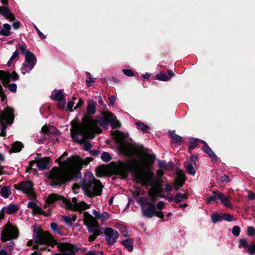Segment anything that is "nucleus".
Returning <instances> with one entry per match:
<instances>
[{
  "label": "nucleus",
  "mask_w": 255,
  "mask_h": 255,
  "mask_svg": "<svg viewBox=\"0 0 255 255\" xmlns=\"http://www.w3.org/2000/svg\"><path fill=\"white\" fill-rule=\"evenodd\" d=\"M116 144L119 151L123 155L128 156H137L139 162L133 159L126 161H119L117 166L118 170L122 174L127 172H132L138 182L144 184H149L151 188L148 191L149 196L151 202H154L159 196L160 188L154 186L152 166L155 160V156L148 153H143L139 146L129 143L126 140L128 134L119 130L114 132Z\"/></svg>",
  "instance_id": "nucleus-1"
},
{
  "label": "nucleus",
  "mask_w": 255,
  "mask_h": 255,
  "mask_svg": "<svg viewBox=\"0 0 255 255\" xmlns=\"http://www.w3.org/2000/svg\"><path fill=\"white\" fill-rule=\"evenodd\" d=\"M105 118L106 119L98 117L96 120H94L91 117H86L83 118L82 122L80 124L72 121L70 133L73 140L81 142L86 138H93L95 133H99L101 131L97 124L105 128H107L109 124L114 128L120 127V122L112 113H106Z\"/></svg>",
  "instance_id": "nucleus-2"
},
{
  "label": "nucleus",
  "mask_w": 255,
  "mask_h": 255,
  "mask_svg": "<svg viewBox=\"0 0 255 255\" xmlns=\"http://www.w3.org/2000/svg\"><path fill=\"white\" fill-rule=\"evenodd\" d=\"M66 155L67 153L65 152L56 160L60 168L53 167L47 174L48 179L51 181L50 185L62 184L70 181L74 176L76 177V174L81 169L83 164L82 159L79 156H72L66 160L62 161V157Z\"/></svg>",
  "instance_id": "nucleus-3"
},
{
  "label": "nucleus",
  "mask_w": 255,
  "mask_h": 255,
  "mask_svg": "<svg viewBox=\"0 0 255 255\" xmlns=\"http://www.w3.org/2000/svg\"><path fill=\"white\" fill-rule=\"evenodd\" d=\"M33 237L36 244L47 245L53 247L57 246V248L63 253L62 255H75L77 248L70 244L57 243L56 241L47 232L43 231H34Z\"/></svg>",
  "instance_id": "nucleus-4"
},
{
  "label": "nucleus",
  "mask_w": 255,
  "mask_h": 255,
  "mask_svg": "<svg viewBox=\"0 0 255 255\" xmlns=\"http://www.w3.org/2000/svg\"><path fill=\"white\" fill-rule=\"evenodd\" d=\"M154 202L150 201L145 197H140L137 200V203L140 205L142 215L148 218H151L153 216H157L159 218H164V213L162 211H158V209L162 210L165 207V204L163 201H159L156 205Z\"/></svg>",
  "instance_id": "nucleus-5"
},
{
  "label": "nucleus",
  "mask_w": 255,
  "mask_h": 255,
  "mask_svg": "<svg viewBox=\"0 0 255 255\" xmlns=\"http://www.w3.org/2000/svg\"><path fill=\"white\" fill-rule=\"evenodd\" d=\"M82 189L89 197L101 194L103 186L99 180L96 179L91 172L87 173L82 183Z\"/></svg>",
  "instance_id": "nucleus-6"
},
{
  "label": "nucleus",
  "mask_w": 255,
  "mask_h": 255,
  "mask_svg": "<svg viewBox=\"0 0 255 255\" xmlns=\"http://www.w3.org/2000/svg\"><path fill=\"white\" fill-rule=\"evenodd\" d=\"M84 222L90 233L93 234L89 237V241L92 242L95 240L98 236L100 235V227L97 221H95L92 216L87 212L83 213Z\"/></svg>",
  "instance_id": "nucleus-7"
},
{
  "label": "nucleus",
  "mask_w": 255,
  "mask_h": 255,
  "mask_svg": "<svg viewBox=\"0 0 255 255\" xmlns=\"http://www.w3.org/2000/svg\"><path fill=\"white\" fill-rule=\"evenodd\" d=\"M14 119L13 110L9 107H6L2 111H0V123L1 125L2 131L6 128V125L13 123Z\"/></svg>",
  "instance_id": "nucleus-8"
},
{
  "label": "nucleus",
  "mask_w": 255,
  "mask_h": 255,
  "mask_svg": "<svg viewBox=\"0 0 255 255\" xmlns=\"http://www.w3.org/2000/svg\"><path fill=\"white\" fill-rule=\"evenodd\" d=\"M65 208L73 211L82 212L89 208V205L84 201L78 202L76 198H73L72 201L67 200Z\"/></svg>",
  "instance_id": "nucleus-9"
},
{
  "label": "nucleus",
  "mask_w": 255,
  "mask_h": 255,
  "mask_svg": "<svg viewBox=\"0 0 255 255\" xmlns=\"http://www.w3.org/2000/svg\"><path fill=\"white\" fill-rule=\"evenodd\" d=\"M37 59L34 54L26 56L24 62L22 64L20 70L23 75L28 73L36 65Z\"/></svg>",
  "instance_id": "nucleus-10"
},
{
  "label": "nucleus",
  "mask_w": 255,
  "mask_h": 255,
  "mask_svg": "<svg viewBox=\"0 0 255 255\" xmlns=\"http://www.w3.org/2000/svg\"><path fill=\"white\" fill-rule=\"evenodd\" d=\"M14 187L16 189L20 190L23 193H25L30 199L35 198V194L33 191L32 184L29 181H24L18 184L14 185Z\"/></svg>",
  "instance_id": "nucleus-11"
},
{
  "label": "nucleus",
  "mask_w": 255,
  "mask_h": 255,
  "mask_svg": "<svg viewBox=\"0 0 255 255\" xmlns=\"http://www.w3.org/2000/svg\"><path fill=\"white\" fill-rule=\"evenodd\" d=\"M17 237V231L12 225L7 224L1 234V239L3 242L11 239H15Z\"/></svg>",
  "instance_id": "nucleus-12"
},
{
  "label": "nucleus",
  "mask_w": 255,
  "mask_h": 255,
  "mask_svg": "<svg viewBox=\"0 0 255 255\" xmlns=\"http://www.w3.org/2000/svg\"><path fill=\"white\" fill-rule=\"evenodd\" d=\"M104 234L107 244L110 246L114 245L119 237L118 232L111 228H107L104 231Z\"/></svg>",
  "instance_id": "nucleus-13"
},
{
  "label": "nucleus",
  "mask_w": 255,
  "mask_h": 255,
  "mask_svg": "<svg viewBox=\"0 0 255 255\" xmlns=\"http://www.w3.org/2000/svg\"><path fill=\"white\" fill-rule=\"evenodd\" d=\"M56 201H59L60 203L65 207L67 199L56 194L52 193L49 194L46 199V203L48 204H52Z\"/></svg>",
  "instance_id": "nucleus-14"
},
{
  "label": "nucleus",
  "mask_w": 255,
  "mask_h": 255,
  "mask_svg": "<svg viewBox=\"0 0 255 255\" xmlns=\"http://www.w3.org/2000/svg\"><path fill=\"white\" fill-rule=\"evenodd\" d=\"M197 159L195 156H191L189 161L185 163L184 166L188 172L192 175L196 173V170L194 166L196 165Z\"/></svg>",
  "instance_id": "nucleus-15"
},
{
  "label": "nucleus",
  "mask_w": 255,
  "mask_h": 255,
  "mask_svg": "<svg viewBox=\"0 0 255 255\" xmlns=\"http://www.w3.org/2000/svg\"><path fill=\"white\" fill-rule=\"evenodd\" d=\"M50 158L49 157H43L36 159V166L39 170L45 169L50 162Z\"/></svg>",
  "instance_id": "nucleus-16"
},
{
  "label": "nucleus",
  "mask_w": 255,
  "mask_h": 255,
  "mask_svg": "<svg viewBox=\"0 0 255 255\" xmlns=\"http://www.w3.org/2000/svg\"><path fill=\"white\" fill-rule=\"evenodd\" d=\"M0 14L10 21H12L15 19L14 14L11 12L9 9L7 7H1Z\"/></svg>",
  "instance_id": "nucleus-17"
},
{
  "label": "nucleus",
  "mask_w": 255,
  "mask_h": 255,
  "mask_svg": "<svg viewBox=\"0 0 255 255\" xmlns=\"http://www.w3.org/2000/svg\"><path fill=\"white\" fill-rule=\"evenodd\" d=\"M215 193L218 198L224 206L227 207H231L232 206V204L229 200V196H225L222 193L218 191H215Z\"/></svg>",
  "instance_id": "nucleus-18"
},
{
  "label": "nucleus",
  "mask_w": 255,
  "mask_h": 255,
  "mask_svg": "<svg viewBox=\"0 0 255 255\" xmlns=\"http://www.w3.org/2000/svg\"><path fill=\"white\" fill-rule=\"evenodd\" d=\"M27 207L31 209L34 213L47 216V214L40 207L38 206L34 201L29 202L27 204Z\"/></svg>",
  "instance_id": "nucleus-19"
},
{
  "label": "nucleus",
  "mask_w": 255,
  "mask_h": 255,
  "mask_svg": "<svg viewBox=\"0 0 255 255\" xmlns=\"http://www.w3.org/2000/svg\"><path fill=\"white\" fill-rule=\"evenodd\" d=\"M11 26L8 23H4L2 26H0V35L4 36H9L10 34Z\"/></svg>",
  "instance_id": "nucleus-20"
},
{
  "label": "nucleus",
  "mask_w": 255,
  "mask_h": 255,
  "mask_svg": "<svg viewBox=\"0 0 255 255\" xmlns=\"http://www.w3.org/2000/svg\"><path fill=\"white\" fill-rule=\"evenodd\" d=\"M185 180L184 175L182 173H179L176 180V189L177 190L179 187L182 186Z\"/></svg>",
  "instance_id": "nucleus-21"
},
{
  "label": "nucleus",
  "mask_w": 255,
  "mask_h": 255,
  "mask_svg": "<svg viewBox=\"0 0 255 255\" xmlns=\"http://www.w3.org/2000/svg\"><path fill=\"white\" fill-rule=\"evenodd\" d=\"M203 150L209 155L213 161L217 160V156L214 154L211 148L208 145L205 144L203 148Z\"/></svg>",
  "instance_id": "nucleus-22"
},
{
  "label": "nucleus",
  "mask_w": 255,
  "mask_h": 255,
  "mask_svg": "<svg viewBox=\"0 0 255 255\" xmlns=\"http://www.w3.org/2000/svg\"><path fill=\"white\" fill-rule=\"evenodd\" d=\"M3 72L8 75V81L6 83H4L3 82V81H2V83L3 85L5 86V85H7L8 84L9 82H10V79H11L12 81H16L19 78L18 75L15 72L13 71L11 74H9L8 73H6L3 71ZM1 80V79H0V80Z\"/></svg>",
  "instance_id": "nucleus-23"
},
{
  "label": "nucleus",
  "mask_w": 255,
  "mask_h": 255,
  "mask_svg": "<svg viewBox=\"0 0 255 255\" xmlns=\"http://www.w3.org/2000/svg\"><path fill=\"white\" fill-rule=\"evenodd\" d=\"M122 245L129 251L131 252L133 250L132 241L131 239H127L122 242Z\"/></svg>",
  "instance_id": "nucleus-24"
},
{
  "label": "nucleus",
  "mask_w": 255,
  "mask_h": 255,
  "mask_svg": "<svg viewBox=\"0 0 255 255\" xmlns=\"http://www.w3.org/2000/svg\"><path fill=\"white\" fill-rule=\"evenodd\" d=\"M22 147L23 145L20 142L16 141L12 144L10 151L11 152H19L21 150Z\"/></svg>",
  "instance_id": "nucleus-25"
},
{
  "label": "nucleus",
  "mask_w": 255,
  "mask_h": 255,
  "mask_svg": "<svg viewBox=\"0 0 255 255\" xmlns=\"http://www.w3.org/2000/svg\"><path fill=\"white\" fill-rule=\"evenodd\" d=\"M52 96L55 100L59 102H60L64 97L63 93L61 90L53 91Z\"/></svg>",
  "instance_id": "nucleus-26"
},
{
  "label": "nucleus",
  "mask_w": 255,
  "mask_h": 255,
  "mask_svg": "<svg viewBox=\"0 0 255 255\" xmlns=\"http://www.w3.org/2000/svg\"><path fill=\"white\" fill-rule=\"evenodd\" d=\"M11 191L10 187L9 186H4L0 190V194L2 197L3 198H7L9 195L11 194Z\"/></svg>",
  "instance_id": "nucleus-27"
},
{
  "label": "nucleus",
  "mask_w": 255,
  "mask_h": 255,
  "mask_svg": "<svg viewBox=\"0 0 255 255\" xmlns=\"http://www.w3.org/2000/svg\"><path fill=\"white\" fill-rule=\"evenodd\" d=\"M96 102L93 101L89 102L87 107L88 112L91 114H94L96 112Z\"/></svg>",
  "instance_id": "nucleus-28"
},
{
  "label": "nucleus",
  "mask_w": 255,
  "mask_h": 255,
  "mask_svg": "<svg viewBox=\"0 0 255 255\" xmlns=\"http://www.w3.org/2000/svg\"><path fill=\"white\" fill-rule=\"evenodd\" d=\"M18 48L24 55V57H25L27 55L30 56L33 54L29 50L26 49V45L25 44H19L18 45Z\"/></svg>",
  "instance_id": "nucleus-29"
},
{
  "label": "nucleus",
  "mask_w": 255,
  "mask_h": 255,
  "mask_svg": "<svg viewBox=\"0 0 255 255\" xmlns=\"http://www.w3.org/2000/svg\"><path fill=\"white\" fill-rule=\"evenodd\" d=\"M5 209L6 213L8 214H11L18 210L17 205L14 204H10L8 205Z\"/></svg>",
  "instance_id": "nucleus-30"
},
{
  "label": "nucleus",
  "mask_w": 255,
  "mask_h": 255,
  "mask_svg": "<svg viewBox=\"0 0 255 255\" xmlns=\"http://www.w3.org/2000/svg\"><path fill=\"white\" fill-rule=\"evenodd\" d=\"M107 174V170L104 167L100 166L96 169V174L98 177H103Z\"/></svg>",
  "instance_id": "nucleus-31"
},
{
  "label": "nucleus",
  "mask_w": 255,
  "mask_h": 255,
  "mask_svg": "<svg viewBox=\"0 0 255 255\" xmlns=\"http://www.w3.org/2000/svg\"><path fill=\"white\" fill-rule=\"evenodd\" d=\"M135 125L138 126L139 128L142 130L143 132H147L148 130L150 129L149 127L146 125L144 124L141 122H136Z\"/></svg>",
  "instance_id": "nucleus-32"
},
{
  "label": "nucleus",
  "mask_w": 255,
  "mask_h": 255,
  "mask_svg": "<svg viewBox=\"0 0 255 255\" xmlns=\"http://www.w3.org/2000/svg\"><path fill=\"white\" fill-rule=\"evenodd\" d=\"M212 222L215 224L223 220L222 214H213L211 216Z\"/></svg>",
  "instance_id": "nucleus-33"
},
{
  "label": "nucleus",
  "mask_w": 255,
  "mask_h": 255,
  "mask_svg": "<svg viewBox=\"0 0 255 255\" xmlns=\"http://www.w3.org/2000/svg\"><path fill=\"white\" fill-rule=\"evenodd\" d=\"M187 195L186 194L178 193L176 194L174 198V201L176 203H179L182 201L184 199L187 198Z\"/></svg>",
  "instance_id": "nucleus-34"
},
{
  "label": "nucleus",
  "mask_w": 255,
  "mask_h": 255,
  "mask_svg": "<svg viewBox=\"0 0 255 255\" xmlns=\"http://www.w3.org/2000/svg\"><path fill=\"white\" fill-rule=\"evenodd\" d=\"M169 134L174 142H178L182 140V137L179 135L176 134L174 131L169 132Z\"/></svg>",
  "instance_id": "nucleus-35"
},
{
  "label": "nucleus",
  "mask_w": 255,
  "mask_h": 255,
  "mask_svg": "<svg viewBox=\"0 0 255 255\" xmlns=\"http://www.w3.org/2000/svg\"><path fill=\"white\" fill-rule=\"evenodd\" d=\"M156 78L158 80L163 81H167L170 80V77L169 76L162 73L157 75L156 76Z\"/></svg>",
  "instance_id": "nucleus-36"
},
{
  "label": "nucleus",
  "mask_w": 255,
  "mask_h": 255,
  "mask_svg": "<svg viewBox=\"0 0 255 255\" xmlns=\"http://www.w3.org/2000/svg\"><path fill=\"white\" fill-rule=\"evenodd\" d=\"M110 215L108 212H103L101 215L100 219L99 220L104 223L108 220L110 218Z\"/></svg>",
  "instance_id": "nucleus-37"
},
{
  "label": "nucleus",
  "mask_w": 255,
  "mask_h": 255,
  "mask_svg": "<svg viewBox=\"0 0 255 255\" xmlns=\"http://www.w3.org/2000/svg\"><path fill=\"white\" fill-rule=\"evenodd\" d=\"M111 158L110 154L108 152H104L101 155V159L104 161H109L111 159Z\"/></svg>",
  "instance_id": "nucleus-38"
},
{
  "label": "nucleus",
  "mask_w": 255,
  "mask_h": 255,
  "mask_svg": "<svg viewBox=\"0 0 255 255\" xmlns=\"http://www.w3.org/2000/svg\"><path fill=\"white\" fill-rule=\"evenodd\" d=\"M50 227H51V230L55 233H56L59 234H61L60 231L58 229V226L56 223H55L54 222L51 223Z\"/></svg>",
  "instance_id": "nucleus-39"
},
{
  "label": "nucleus",
  "mask_w": 255,
  "mask_h": 255,
  "mask_svg": "<svg viewBox=\"0 0 255 255\" xmlns=\"http://www.w3.org/2000/svg\"><path fill=\"white\" fill-rule=\"evenodd\" d=\"M54 128L53 127H48L46 126H43L41 128V131L44 133L53 132Z\"/></svg>",
  "instance_id": "nucleus-40"
},
{
  "label": "nucleus",
  "mask_w": 255,
  "mask_h": 255,
  "mask_svg": "<svg viewBox=\"0 0 255 255\" xmlns=\"http://www.w3.org/2000/svg\"><path fill=\"white\" fill-rule=\"evenodd\" d=\"M199 143V140L196 139H191L190 141L189 149H193Z\"/></svg>",
  "instance_id": "nucleus-41"
},
{
  "label": "nucleus",
  "mask_w": 255,
  "mask_h": 255,
  "mask_svg": "<svg viewBox=\"0 0 255 255\" xmlns=\"http://www.w3.org/2000/svg\"><path fill=\"white\" fill-rule=\"evenodd\" d=\"M62 218L65 222V223L68 226H71L73 222L71 219L70 217L67 216H63L62 217Z\"/></svg>",
  "instance_id": "nucleus-42"
},
{
  "label": "nucleus",
  "mask_w": 255,
  "mask_h": 255,
  "mask_svg": "<svg viewBox=\"0 0 255 255\" xmlns=\"http://www.w3.org/2000/svg\"><path fill=\"white\" fill-rule=\"evenodd\" d=\"M159 167L160 168L164 169L165 170H168L169 169V166L166 164L165 161L159 160Z\"/></svg>",
  "instance_id": "nucleus-43"
},
{
  "label": "nucleus",
  "mask_w": 255,
  "mask_h": 255,
  "mask_svg": "<svg viewBox=\"0 0 255 255\" xmlns=\"http://www.w3.org/2000/svg\"><path fill=\"white\" fill-rule=\"evenodd\" d=\"M222 218L223 220L228 222H231L232 221L233 216L230 214H223Z\"/></svg>",
  "instance_id": "nucleus-44"
},
{
  "label": "nucleus",
  "mask_w": 255,
  "mask_h": 255,
  "mask_svg": "<svg viewBox=\"0 0 255 255\" xmlns=\"http://www.w3.org/2000/svg\"><path fill=\"white\" fill-rule=\"evenodd\" d=\"M14 246V243L12 241H10L5 244V247L6 249L9 250V254H11V251Z\"/></svg>",
  "instance_id": "nucleus-45"
},
{
  "label": "nucleus",
  "mask_w": 255,
  "mask_h": 255,
  "mask_svg": "<svg viewBox=\"0 0 255 255\" xmlns=\"http://www.w3.org/2000/svg\"><path fill=\"white\" fill-rule=\"evenodd\" d=\"M12 21H13L12 26L14 29H17L20 28L21 23L19 21L16 20L15 18L14 20Z\"/></svg>",
  "instance_id": "nucleus-46"
},
{
  "label": "nucleus",
  "mask_w": 255,
  "mask_h": 255,
  "mask_svg": "<svg viewBox=\"0 0 255 255\" xmlns=\"http://www.w3.org/2000/svg\"><path fill=\"white\" fill-rule=\"evenodd\" d=\"M232 233L235 236H238L240 233V228L238 226H235L232 230Z\"/></svg>",
  "instance_id": "nucleus-47"
},
{
  "label": "nucleus",
  "mask_w": 255,
  "mask_h": 255,
  "mask_svg": "<svg viewBox=\"0 0 255 255\" xmlns=\"http://www.w3.org/2000/svg\"><path fill=\"white\" fill-rule=\"evenodd\" d=\"M218 198L216 194L215 193V191L213 192V195L209 197L208 200H207V203L209 204L210 202L212 201H216Z\"/></svg>",
  "instance_id": "nucleus-48"
},
{
  "label": "nucleus",
  "mask_w": 255,
  "mask_h": 255,
  "mask_svg": "<svg viewBox=\"0 0 255 255\" xmlns=\"http://www.w3.org/2000/svg\"><path fill=\"white\" fill-rule=\"evenodd\" d=\"M123 72L127 76L130 77L134 76L133 72L131 69H123Z\"/></svg>",
  "instance_id": "nucleus-49"
},
{
  "label": "nucleus",
  "mask_w": 255,
  "mask_h": 255,
  "mask_svg": "<svg viewBox=\"0 0 255 255\" xmlns=\"http://www.w3.org/2000/svg\"><path fill=\"white\" fill-rule=\"evenodd\" d=\"M93 214L94 216V218L93 217H92L95 221H96V220H99L100 219L101 214H100V213L99 211H97L95 210H93Z\"/></svg>",
  "instance_id": "nucleus-50"
},
{
  "label": "nucleus",
  "mask_w": 255,
  "mask_h": 255,
  "mask_svg": "<svg viewBox=\"0 0 255 255\" xmlns=\"http://www.w3.org/2000/svg\"><path fill=\"white\" fill-rule=\"evenodd\" d=\"M87 76L89 77V80H86V83L87 85L89 87L91 86V83L94 82L93 78L92 77L91 75L89 73H86Z\"/></svg>",
  "instance_id": "nucleus-51"
},
{
  "label": "nucleus",
  "mask_w": 255,
  "mask_h": 255,
  "mask_svg": "<svg viewBox=\"0 0 255 255\" xmlns=\"http://www.w3.org/2000/svg\"><path fill=\"white\" fill-rule=\"evenodd\" d=\"M16 89H17V86L15 84H11L10 85H8V90L13 92V93H15L16 92Z\"/></svg>",
  "instance_id": "nucleus-52"
},
{
  "label": "nucleus",
  "mask_w": 255,
  "mask_h": 255,
  "mask_svg": "<svg viewBox=\"0 0 255 255\" xmlns=\"http://www.w3.org/2000/svg\"><path fill=\"white\" fill-rule=\"evenodd\" d=\"M74 105V102L72 101H70L68 102L67 105V109L69 112H72L73 111L72 108Z\"/></svg>",
  "instance_id": "nucleus-53"
},
{
  "label": "nucleus",
  "mask_w": 255,
  "mask_h": 255,
  "mask_svg": "<svg viewBox=\"0 0 255 255\" xmlns=\"http://www.w3.org/2000/svg\"><path fill=\"white\" fill-rule=\"evenodd\" d=\"M247 231L249 236H252L255 235V229L252 227H249Z\"/></svg>",
  "instance_id": "nucleus-54"
},
{
  "label": "nucleus",
  "mask_w": 255,
  "mask_h": 255,
  "mask_svg": "<svg viewBox=\"0 0 255 255\" xmlns=\"http://www.w3.org/2000/svg\"><path fill=\"white\" fill-rule=\"evenodd\" d=\"M247 250L251 254H255V244L249 246Z\"/></svg>",
  "instance_id": "nucleus-55"
},
{
  "label": "nucleus",
  "mask_w": 255,
  "mask_h": 255,
  "mask_svg": "<svg viewBox=\"0 0 255 255\" xmlns=\"http://www.w3.org/2000/svg\"><path fill=\"white\" fill-rule=\"evenodd\" d=\"M33 26L39 37H40L42 39H45V35L39 30L38 27L35 24H33Z\"/></svg>",
  "instance_id": "nucleus-56"
},
{
  "label": "nucleus",
  "mask_w": 255,
  "mask_h": 255,
  "mask_svg": "<svg viewBox=\"0 0 255 255\" xmlns=\"http://www.w3.org/2000/svg\"><path fill=\"white\" fill-rule=\"evenodd\" d=\"M86 255H103V253L102 252H95L91 251L89 252Z\"/></svg>",
  "instance_id": "nucleus-57"
},
{
  "label": "nucleus",
  "mask_w": 255,
  "mask_h": 255,
  "mask_svg": "<svg viewBox=\"0 0 255 255\" xmlns=\"http://www.w3.org/2000/svg\"><path fill=\"white\" fill-rule=\"evenodd\" d=\"M240 245L243 247H247V241L245 239H242L240 240Z\"/></svg>",
  "instance_id": "nucleus-58"
},
{
  "label": "nucleus",
  "mask_w": 255,
  "mask_h": 255,
  "mask_svg": "<svg viewBox=\"0 0 255 255\" xmlns=\"http://www.w3.org/2000/svg\"><path fill=\"white\" fill-rule=\"evenodd\" d=\"M122 234L125 237L129 236V229L128 228H125V231H122Z\"/></svg>",
  "instance_id": "nucleus-59"
},
{
  "label": "nucleus",
  "mask_w": 255,
  "mask_h": 255,
  "mask_svg": "<svg viewBox=\"0 0 255 255\" xmlns=\"http://www.w3.org/2000/svg\"><path fill=\"white\" fill-rule=\"evenodd\" d=\"M85 150L89 151L92 147L91 144L90 142H86L84 145Z\"/></svg>",
  "instance_id": "nucleus-60"
},
{
  "label": "nucleus",
  "mask_w": 255,
  "mask_h": 255,
  "mask_svg": "<svg viewBox=\"0 0 255 255\" xmlns=\"http://www.w3.org/2000/svg\"><path fill=\"white\" fill-rule=\"evenodd\" d=\"M18 55L19 53L17 51H14L10 58V60H13L14 59H15L18 56Z\"/></svg>",
  "instance_id": "nucleus-61"
},
{
  "label": "nucleus",
  "mask_w": 255,
  "mask_h": 255,
  "mask_svg": "<svg viewBox=\"0 0 255 255\" xmlns=\"http://www.w3.org/2000/svg\"><path fill=\"white\" fill-rule=\"evenodd\" d=\"M109 100L111 104L113 105L116 102V97L114 96H111L109 97Z\"/></svg>",
  "instance_id": "nucleus-62"
},
{
  "label": "nucleus",
  "mask_w": 255,
  "mask_h": 255,
  "mask_svg": "<svg viewBox=\"0 0 255 255\" xmlns=\"http://www.w3.org/2000/svg\"><path fill=\"white\" fill-rule=\"evenodd\" d=\"M248 198L250 199H253L255 198V194L252 192H249L248 193Z\"/></svg>",
  "instance_id": "nucleus-63"
},
{
  "label": "nucleus",
  "mask_w": 255,
  "mask_h": 255,
  "mask_svg": "<svg viewBox=\"0 0 255 255\" xmlns=\"http://www.w3.org/2000/svg\"><path fill=\"white\" fill-rule=\"evenodd\" d=\"M165 190L166 191L169 192L171 191L172 190V187L170 184H166L165 186Z\"/></svg>",
  "instance_id": "nucleus-64"
}]
</instances>
